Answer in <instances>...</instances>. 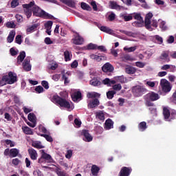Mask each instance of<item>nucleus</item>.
Returning <instances> with one entry per match:
<instances>
[{"label":"nucleus","instance_id":"nucleus-1","mask_svg":"<svg viewBox=\"0 0 176 176\" xmlns=\"http://www.w3.org/2000/svg\"><path fill=\"white\" fill-rule=\"evenodd\" d=\"M17 81V74L12 72H8V75L3 76L0 80V86H5L6 85H13Z\"/></svg>","mask_w":176,"mask_h":176},{"label":"nucleus","instance_id":"nucleus-2","mask_svg":"<svg viewBox=\"0 0 176 176\" xmlns=\"http://www.w3.org/2000/svg\"><path fill=\"white\" fill-rule=\"evenodd\" d=\"M52 102L56 104V105H59L62 108H66L67 109H71V104L69 102L63 98L58 95H54L52 97Z\"/></svg>","mask_w":176,"mask_h":176},{"label":"nucleus","instance_id":"nucleus-3","mask_svg":"<svg viewBox=\"0 0 176 176\" xmlns=\"http://www.w3.org/2000/svg\"><path fill=\"white\" fill-rule=\"evenodd\" d=\"M131 90L135 97H142V96H144V94L148 91L146 88L141 85H136L133 87Z\"/></svg>","mask_w":176,"mask_h":176},{"label":"nucleus","instance_id":"nucleus-4","mask_svg":"<svg viewBox=\"0 0 176 176\" xmlns=\"http://www.w3.org/2000/svg\"><path fill=\"white\" fill-rule=\"evenodd\" d=\"M161 87L162 89V91L164 93H170L171 91V84L170 82L166 79H162L160 80Z\"/></svg>","mask_w":176,"mask_h":176},{"label":"nucleus","instance_id":"nucleus-5","mask_svg":"<svg viewBox=\"0 0 176 176\" xmlns=\"http://www.w3.org/2000/svg\"><path fill=\"white\" fill-rule=\"evenodd\" d=\"M32 8L34 16H36V17H43L45 11L41 9L39 6L35 5V1H34V5L32 6Z\"/></svg>","mask_w":176,"mask_h":176},{"label":"nucleus","instance_id":"nucleus-6","mask_svg":"<svg viewBox=\"0 0 176 176\" xmlns=\"http://www.w3.org/2000/svg\"><path fill=\"white\" fill-rule=\"evenodd\" d=\"M23 8L25 10V13L28 17V19H30V17H31V16L32 15V11H31V8H32V6H34V1H31L30 3L28 4H24Z\"/></svg>","mask_w":176,"mask_h":176},{"label":"nucleus","instance_id":"nucleus-7","mask_svg":"<svg viewBox=\"0 0 176 176\" xmlns=\"http://www.w3.org/2000/svg\"><path fill=\"white\" fill-rule=\"evenodd\" d=\"M133 171V168L131 167L123 166L118 176H130L131 172Z\"/></svg>","mask_w":176,"mask_h":176},{"label":"nucleus","instance_id":"nucleus-8","mask_svg":"<svg viewBox=\"0 0 176 176\" xmlns=\"http://www.w3.org/2000/svg\"><path fill=\"white\" fill-rule=\"evenodd\" d=\"M81 135H83L85 137V139H83L85 142H91L93 141V136L90 135L89 133V130L84 129L81 132Z\"/></svg>","mask_w":176,"mask_h":176},{"label":"nucleus","instance_id":"nucleus-9","mask_svg":"<svg viewBox=\"0 0 176 176\" xmlns=\"http://www.w3.org/2000/svg\"><path fill=\"white\" fill-rule=\"evenodd\" d=\"M74 38L72 39L74 45H83V38L79 35V34L76 33V34L74 35Z\"/></svg>","mask_w":176,"mask_h":176},{"label":"nucleus","instance_id":"nucleus-10","mask_svg":"<svg viewBox=\"0 0 176 176\" xmlns=\"http://www.w3.org/2000/svg\"><path fill=\"white\" fill-rule=\"evenodd\" d=\"M113 69H115L113 68V66L112 65H111V63H105L102 67V71H103V72H106V73L111 74V72H113Z\"/></svg>","mask_w":176,"mask_h":176},{"label":"nucleus","instance_id":"nucleus-11","mask_svg":"<svg viewBox=\"0 0 176 176\" xmlns=\"http://www.w3.org/2000/svg\"><path fill=\"white\" fill-rule=\"evenodd\" d=\"M30 57L25 58L23 63V68L25 71L28 72L31 70V64H30Z\"/></svg>","mask_w":176,"mask_h":176},{"label":"nucleus","instance_id":"nucleus-12","mask_svg":"<svg viewBox=\"0 0 176 176\" xmlns=\"http://www.w3.org/2000/svg\"><path fill=\"white\" fill-rule=\"evenodd\" d=\"M100 105V100L98 98H95L93 100L89 101L88 103L89 109H93V108H96V107H98Z\"/></svg>","mask_w":176,"mask_h":176},{"label":"nucleus","instance_id":"nucleus-13","mask_svg":"<svg viewBox=\"0 0 176 176\" xmlns=\"http://www.w3.org/2000/svg\"><path fill=\"white\" fill-rule=\"evenodd\" d=\"M163 116L165 119V120H167L168 122H171V119H170V109L167 107H164L163 108Z\"/></svg>","mask_w":176,"mask_h":176},{"label":"nucleus","instance_id":"nucleus-14","mask_svg":"<svg viewBox=\"0 0 176 176\" xmlns=\"http://www.w3.org/2000/svg\"><path fill=\"white\" fill-rule=\"evenodd\" d=\"M147 97L148 98L150 101H157V100H159V98H160L159 94H156L153 91L148 93L147 94Z\"/></svg>","mask_w":176,"mask_h":176},{"label":"nucleus","instance_id":"nucleus-15","mask_svg":"<svg viewBox=\"0 0 176 176\" xmlns=\"http://www.w3.org/2000/svg\"><path fill=\"white\" fill-rule=\"evenodd\" d=\"M41 155L47 163H53V157L50 154L45 152V150H41Z\"/></svg>","mask_w":176,"mask_h":176},{"label":"nucleus","instance_id":"nucleus-16","mask_svg":"<svg viewBox=\"0 0 176 176\" xmlns=\"http://www.w3.org/2000/svg\"><path fill=\"white\" fill-rule=\"evenodd\" d=\"M38 27H39V23H34L32 26H29L26 29V34L28 35L30 34H32V32H35L38 29Z\"/></svg>","mask_w":176,"mask_h":176},{"label":"nucleus","instance_id":"nucleus-17","mask_svg":"<svg viewBox=\"0 0 176 176\" xmlns=\"http://www.w3.org/2000/svg\"><path fill=\"white\" fill-rule=\"evenodd\" d=\"M80 98H82V93L80 92V91L74 92L72 95V101H74V102H77L78 100H80Z\"/></svg>","mask_w":176,"mask_h":176},{"label":"nucleus","instance_id":"nucleus-18","mask_svg":"<svg viewBox=\"0 0 176 176\" xmlns=\"http://www.w3.org/2000/svg\"><path fill=\"white\" fill-rule=\"evenodd\" d=\"M28 153L32 160H36V159H38V153H36V151H35V149L30 148L28 150Z\"/></svg>","mask_w":176,"mask_h":176},{"label":"nucleus","instance_id":"nucleus-19","mask_svg":"<svg viewBox=\"0 0 176 176\" xmlns=\"http://www.w3.org/2000/svg\"><path fill=\"white\" fill-rule=\"evenodd\" d=\"M89 84L91 86L98 87L101 86L102 82L100 80V78L95 77L89 81Z\"/></svg>","mask_w":176,"mask_h":176},{"label":"nucleus","instance_id":"nucleus-20","mask_svg":"<svg viewBox=\"0 0 176 176\" xmlns=\"http://www.w3.org/2000/svg\"><path fill=\"white\" fill-rule=\"evenodd\" d=\"M97 27L102 31V32H106V34H112V30L107 26H102L101 24L98 23Z\"/></svg>","mask_w":176,"mask_h":176},{"label":"nucleus","instance_id":"nucleus-21","mask_svg":"<svg viewBox=\"0 0 176 176\" xmlns=\"http://www.w3.org/2000/svg\"><path fill=\"white\" fill-rule=\"evenodd\" d=\"M104 124V129H106V130H111V129H113V121H112V120L110 118L105 121Z\"/></svg>","mask_w":176,"mask_h":176},{"label":"nucleus","instance_id":"nucleus-22","mask_svg":"<svg viewBox=\"0 0 176 176\" xmlns=\"http://www.w3.org/2000/svg\"><path fill=\"white\" fill-rule=\"evenodd\" d=\"M91 173L93 176L98 175V173H100V167H98L97 165H92Z\"/></svg>","mask_w":176,"mask_h":176},{"label":"nucleus","instance_id":"nucleus-23","mask_svg":"<svg viewBox=\"0 0 176 176\" xmlns=\"http://www.w3.org/2000/svg\"><path fill=\"white\" fill-rule=\"evenodd\" d=\"M109 8L110 9H115L116 10H120V6L115 1H109Z\"/></svg>","mask_w":176,"mask_h":176},{"label":"nucleus","instance_id":"nucleus-24","mask_svg":"<svg viewBox=\"0 0 176 176\" xmlns=\"http://www.w3.org/2000/svg\"><path fill=\"white\" fill-rule=\"evenodd\" d=\"M60 1L69 6V8H75V2L72 0H60Z\"/></svg>","mask_w":176,"mask_h":176},{"label":"nucleus","instance_id":"nucleus-25","mask_svg":"<svg viewBox=\"0 0 176 176\" xmlns=\"http://www.w3.org/2000/svg\"><path fill=\"white\" fill-rule=\"evenodd\" d=\"M15 35H16V31L12 30L11 32H10L9 35L7 38V41L9 43H12V42L14 41Z\"/></svg>","mask_w":176,"mask_h":176},{"label":"nucleus","instance_id":"nucleus-26","mask_svg":"<svg viewBox=\"0 0 176 176\" xmlns=\"http://www.w3.org/2000/svg\"><path fill=\"white\" fill-rule=\"evenodd\" d=\"M133 27H136V28H141L144 27V20H138L132 23Z\"/></svg>","mask_w":176,"mask_h":176},{"label":"nucleus","instance_id":"nucleus-27","mask_svg":"<svg viewBox=\"0 0 176 176\" xmlns=\"http://www.w3.org/2000/svg\"><path fill=\"white\" fill-rule=\"evenodd\" d=\"M160 60H164V61H166V63H169L170 59L168 58V53L167 52H163L160 56Z\"/></svg>","mask_w":176,"mask_h":176},{"label":"nucleus","instance_id":"nucleus-28","mask_svg":"<svg viewBox=\"0 0 176 176\" xmlns=\"http://www.w3.org/2000/svg\"><path fill=\"white\" fill-rule=\"evenodd\" d=\"M125 72L126 74H129L130 75L134 74L135 72H137V69H135L133 67L129 66L125 68Z\"/></svg>","mask_w":176,"mask_h":176},{"label":"nucleus","instance_id":"nucleus-29","mask_svg":"<svg viewBox=\"0 0 176 176\" xmlns=\"http://www.w3.org/2000/svg\"><path fill=\"white\" fill-rule=\"evenodd\" d=\"M19 149L17 148H11L10 150V157H16V156H19Z\"/></svg>","mask_w":176,"mask_h":176},{"label":"nucleus","instance_id":"nucleus-30","mask_svg":"<svg viewBox=\"0 0 176 176\" xmlns=\"http://www.w3.org/2000/svg\"><path fill=\"white\" fill-rule=\"evenodd\" d=\"M100 96L97 92H88L87 94V98H100Z\"/></svg>","mask_w":176,"mask_h":176},{"label":"nucleus","instance_id":"nucleus-31","mask_svg":"<svg viewBox=\"0 0 176 176\" xmlns=\"http://www.w3.org/2000/svg\"><path fill=\"white\" fill-rule=\"evenodd\" d=\"M24 58H25V52L22 51L20 52L19 55L17 57V61L19 64H21L23 61H24Z\"/></svg>","mask_w":176,"mask_h":176},{"label":"nucleus","instance_id":"nucleus-32","mask_svg":"<svg viewBox=\"0 0 176 176\" xmlns=\"http://www.w3.org/2000/svg\"><path fill=\"white\" fill-rule=\"evenodd\" d=\"M71 75V72H67L65 74H63L62 76V79L64 80L65 85H68L69 83V80H68V76Z\"/></svg>","mask_w":176,"mask_h":176},{"label":"nucleus","instance_id":"nucleus-33","mask_svg":"<svg viewBox=\"0 0 176 176\" xmlns=\"http://www.w3.org/2000/svg\"><path fill=\"white\" fill-rule=\"evenodd\" d=\"M22 130L25 134H27L28 135H32L34 134V131H32V129L28 126H23L22 127Z\"/></svg>","mask_w":176,"mask_h":176},{"label":"nucleus","instance_id":"nucleus-34","mask_svg":"<svg viewBox=\"0 0 176 176\" xmlns=\"http://www.w3.org/2000/svg\"><path fill=\"white\" fill-rule=\"evenodd\" d=\"M138 129L140 131H145L146 129H148V126H146V122L143 121L139 123Z\"/></svg>","mask_w":176,"mask_h":176},{"label":"nucleus","instance_id":"nucleus-35","mask_svg":"<svg viewBox=\"0 0 176 176\" xmlns=\"http://www.w3.org/2000/svg\"><path fill=\"white\" fill-rule=\"evenodd\" d=\"M89 57L91 60H95L96 61H98V63H100V61H101L102 60V57H104V56L92 54L89 56Z\"/></svg>","mask_w":176,"mask_h":176},{"label":"nucleus","instance_id":"nucleus-36","mask_svg":"<svg viewBox=\"0 0 176 176\" xmlns=\"http://www.w3.org/2000/svg\"><path fill=\"white\" fill-rule=\"evenodd\" d=\"M32 146L36 148V149H43V148H45L43 146H42L41 142H33L32 143Z\"/></svg>","mask_w":176,"mask_h":176},{"label":"nucleus","instance_id":"nucleus-37","mask_svg":"<svg viewBox=\"0 0 176 176\" xmlns=\"http://www.w3.org/2000/svg\"><path fill=\"white\" fill-rule=\"evenodd\" d=\"M116 94V91H109L107 92V97L109 100H112L113 98V96Z\"/></svg>","mask_w":176,"mask_h":176},{"label":"nucleus","instance_id":"nucleus-38","mask_svg":"<svg viewBox=\"0 0 176 176\" xmlns=\"http://www.w3.org/2000/svg\"><path fill=\"white\" fill-rule=\"evenodd\" d=\"M81 8L83 9V10H88L89 12L91 10V7H90L89 4L84 2L81 3Z\"/></svg>","mask_w":176,"mask_h":176},{"label":"nucleus","instance_id":"nucleus-39","mask_svg":"<svg viewBox=\"0 0 176 176\" xmlns=\"http://www.w3.org/2000/svg\"><path fill=\"white\" fill-rule=\"evenodd\" d=\"M144 24H145V27L147 30H149L150 31H151V30H152V27L151 26V19H148L145 18Z\"/></svg>","mask_w":176,"mask_h":176},{"label":"nucleus","instance_id":"nucleus-40","mask_svg":"<svg viewBox=\"0 0 176 176\" xmlns=\"http://www.w3.org/2000/svg\"><path fill=\"white\" fill-rule=\"evenodd\" d=\"M96 118L100 119V120H105V116L102 111H99L96 113Z\"/></svg>","mask_w":176,"mask_h":176},{"label":"nucleus","instance_id":"nucleus-41","mask_svg":"<svg viewBox=\"0 0 176 176\" xmlns=\"http://www.w3.org/2000/svg\"><path fill=\"white\" fill-rule=\"evenodd\" d=\"M41 17H45V19H49L50 20H54L55 18L53 15L46 12L44 11V13L43 14V16Z\"/></svg>","mask_w":176,"mask_h":176},{"label":"nucleus","instance_id":"nucleus-42","mask_svg":"<svg viewBox=\"0 0 176 176\" xmlns=\"http://www.w3.org/2000/svg\"><path fill=\"white\" fill-rule=\"evenodd\" d=\"M65 61H71V55L69 54V51L66 50L64 52Z\"/></svg>","mask_w":176,"mask_h":176},{"label":"nucleus","instance_id":"nucleus-43","mask_svg":"<svg viewBox=\"0 0 176 176\" xmlns=\"http://www.w3.org/2000/svg\"><path fill=\"white\" fill-rule=\"evenodd\" d=\"M154 38L155 39V41H157V43H158V45H162L163 44V38L159 35H155L154 36Z\"/></svg>","mask_w":176,"mask_h":176},{"label":"nucleus","instance_id":"nucleus-44","mask_svg":"<svg viewBox=\"0 0 176 176\" xmlns=\"http://www.w3.org/2000/svg\"><path fill=\"white\" fill-rule=\"evenodd\" d=\"M133 17L135 20H137V21L144 20V19L141 16V14H140V13H133Z\"/></svg>","mask_w":176,"mask_h":176},{"label":"nucleus","instance_id":"nucleus-45","mask_svg":"<svg viewBox=\"0 0 176 176\" xmlns=\"http://www.w3.org/2000/svg\"><path fill=\"white\" fill-rule=\"evenodd\" d=\"M36 93H38V94H41V93H43L45 91V89L41 85L36 87L35 88Z\"/></svg>","mask_w":176,"mask_h":176},{"label":"nucleus","instance_id":"nucleus-46","mask_svg":"<svg viewBox=\"0 0 176 176\" xmlns=\"http://www.w3.org/2000/svg\"><path fill=\"white\" fill-rule=\"evenodd\" d=\"M52 25H53V21H48L45 23L44 27L45 29H52Z\"/></svg>","mask_w":176,"mask_h":176},{"label":"nucleus","instance_id":"nucleus-47","mask_svg":"<svg viewBox=\"0 0 176 176\" xmlns=\"http://www.w3.org/2000/svg\"><path fill=\"white\" fill-rule=\"evenodd\" d=\"M21 163V160H20L19 158H15L12 160V164L13 166H19Z\"/></svg>","mask_w":176,"mask_h":176},{"label":"nucleus","instance_id":"nucleus-48","mask_svg":"<svg viewBox=\"0 0 176 176\" xmlns=\"http://www.w3.org/2000/svg\"><path fill=\"white\" fill-rule=\"evenodd\" d=\"M15 42L16 43H18V45H21L23 43V40H21V35L18 34L15 38Z\"/></svg>","mask_w":176,"mask_h":176},{"label":"nucleus","instance_id":"nucleus-49","mask_svg":"<svg viewBox=\"0 0 176 176\" xmlns=\"http://www.w3.org/2000/svg\"><path fill=\"white\" fill-rule=\"evenodd\" d=\"M87 49L88 50H96L97 49V45L91 43L87 45Z\"/></svg>","mask_w":176,"mask_h":176},{"label":"nucleus","instance_id":"nucleus-50","mask_svg":"<svg viewBox=\"0 0 176 176\" xmlns=\"http://www.w3.org/2000/svg\"><path fill=\"white\" fill-rule=\"evenodd\" d=\"M123 19L124 21H131V20H133V15H124L123 16Z\"/></svg>","mask_w":176,"mask_h":176},{"label":"nucleus","instance_id":"nucleus-51","mask_svg":"<svg viewBox=\"0 0 176 176\" xmlns=\"http://www.w3.org/2000/svg\"><path fill=\"white\" fill-rule=\"evenodd\" d=\"M124 50H127V52H129V53H131V52H135V50H137V47H124Z\"/></svg>","mask_w":176,"mask_h":176},{"label":"nucleus","instance_id":"nucleus-52","mask_svg":"<svg viewBox=\"0 0 176 176\" xmlns=\"http://www.w3.org/2000/svg\"><path fill=\"white\" fill-rule=\"evenodd\" d=\"M146 64L145 63L138 61L135 63V66L138 68H144L145 67Z\"/></svg>","mask_w":176,"mask_h":176},{"label":"nucleus","instance_id":"nucleus-53","mask_svg":"<svg viewBox=\"0 0 176 176\" xmlns=\"http://www.w3.org/2000/svg\"><path fill=\"white\" fill-rule=\"evenodd\" d=\"M115 19H116V15L113 12H111V14H109L108 16V19L109 21H113Z\"/></svg>","mask_w":176,"mask_h":176},{"label":"nucleus","instance_id":"nucleus-54","mask_svg":"<svg viewBox=\"0 0 176 176\" xmlns=\"http://www.w3.org/2000/svg\"><path fill=\"white\" fill-rule=\"evenodd\" d=\"M113 90H116L117 91H119L122 90V85L120 84H116L113 86Z\"/></svg>","mask_w":176,"mask_h":176},{"label":"nucleus","instance_id":"nucleus-55","mask_svg":"<svg viewBox=\"0 0 176 176\" xmlns=\"http://www.w3.org/2000/svg\"><path fill=\"white\" fill-rule=\"evenodd\" d=\"M44 42L46 45H53V41H52L50 37H46L44 40Z\"/></svg>","mask_w":176,"mask_h":176},{"label":"nucleus","instance_id":"nucleus-56","mask_svg":"<svg viewBox=\"0 0 176 176\" xmlns=\"http://www.w3.org/2000/svg\"><path fill=\"white\" fill-rule=\"evenodd\" d=\"M91 6H92L94 12H98V8H97V3L96 1H93L91 2Z\"/></svg>","mask_w":176,"mask_h":176},{"label":"nucleus","instance_id":"nucleus-57","mask_svg":"<svg viewBox=\"0 0 176 176\" xmlns=\"http://www.w3.org/2000/svg\"><path fill=\"white\" fill-rule=\"evenodd\" d=\"M65 157H66V159H71V157H72V150L67 151Z\"/></svg>","mask_w":176,"mask_h":176},{"label":"nucleus","instance_id":"nucleus-58","mask_svg":"<svg viewBox=\"0 0 176 176\" xmlns=\"http://www.w3.org/2000/svg\"><path fill=\"white\" fill-rule=\"evenodd\" d=\"M28 119L30 120V122H32L35 119V114L34 113H30L28 116Z\"/></svg>","mask_w":176,"mask_h":176},{"label":"nucleus","instance_id":"nucleus-59","mask_svg":"<svg viewBox=\"0 0 176 176\" xmlns=\"http://www.w3.org/2000/svg\"><path fill=\"white\" fill-rule=\"evenodd\" d=\"M41 85L42 86H43L44 89H45L46 90H47V89H49V82L46 80H43L41 82Z\"/></svg>","mask_w":176,"mask_h":176},{"label":"nucleus","instance_id":"nucleus-60","mask_svg":"<svg viewBox=\"0 0 176 176\" xmlns=\"http://www.w3.org/2000/svg\"><path fill=\"white\" fill-rule=\"evenodd\" d=\"M96 49H98V50H100V52H103V53H105L107 52V48H105V46L103 45H97Z\"/></svg>","mask_w":176,"mask_h":176},{"label":"nucleus","instance_id":"nucleus-61","mask_svg":"<svg viewBox=\"0 0 176 176\" xmlns=\"http://www.w3.org/2000/svg\"><path fill=\"white\" fill-rule=\"evenodd\" d=\"M160 28L162 30H167V26H166V22L164 21H162L160 24Z\"/></svg>","mask_w":176,"mask_h":176},{"label":"nucleus","instance_id":"nucleus-62","mask_svg":"<svg viewBox=\"0 0 176 176\" xmlns=\"http://www.w3.org/2000/svg\"><path fill=\"white\" fill-rule=\"evenodd\" d=\"M6 27H8V28H14L16 25H14V23L13 22H7Z\"/></svg>","mask_w":176,"mask_h":176},{"label":"nucleus","instance_id":"nucleus-63","mask_svg":"<svg viewBox=\"0 0 176 176\" xmlns=\"http://www.w3.org/2000/svg\"><path fill=\"white\" fill-rule=\"evenodd\" d=\"M56 174L58 176H68L65 172L61 170H58Z\"/></svg>","mask_w":176,"mask_h":176},{"label":"nucleus","instance_id":"nucleus-64","mask_svg":"<svg viewBox=\"0 0 176 176\" xmlns=\"http://www.w3.org/2000/svg\"><path fill=\"white\" fill-rule=\"evenodd\" d=\"M176 118V111L175 110H173L170 112V121L173 119H175Z\"/></svg>","mask_w":176,"mask_h":176}]
</instances>
